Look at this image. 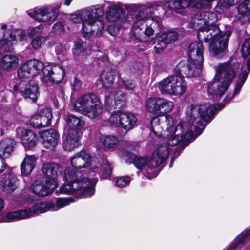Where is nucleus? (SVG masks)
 <instances>
[{"label": "nucleus", "instance_id": "4d7b16f0", "mask_svg": "<svg viewBox=\"0 0 250 250\" xmlns=\"http://www.w3.org/2000/svg\"><path fill=\"white\" fill-rule=\"evenodd\" d=\"M156 175H157V174H154V175H147V176H147V177L148 178H149V179H151V178H154V177H156Z\"/></svg>", "mask_w": 250, "mask_h": 250}, {"label": "nucleus", "instance_id": "c9c22d12", "mask_svg": "<svg viewBox=\"0 0 250 250\" xmlns=\"http://www.w3.org/2000/svg\"><path fill=\"white\" fill-rule=\"evenodd\" d=\"M86 44L83 41H78L75 43V47L73 49V53L76 57L83 58L87 55Z\"/></svg>", "mask_w": 250, "mask_h": 250}, {"label": "nucleus", "instance_id": "dca6fc26", "mask_svg": "<svg viewBox=\"0 0 250 250\" xmlns=\"http://www.w3.org/2000/svg\"><path fill=\"white\" fill-rule=\"evenodd\" d=\"M65 76L64 69L60 65L49 66L45 68L42 81L45 85L49 86L60 83Z\"/></svg>", "mask_w": 250, "mask_h": 250}, {"label": "nucleus", "instance_id": "bb28decb", "mask_svg": "<svg viewBox=\"0 0 250 250\" xmlns=\"http://www.w3.org/2000/svg\"><path fill=\"white\" fill-rule=\"evenodd\" d=\"M19 60L17 56L9 54L2 56L0 59V74H4L6 71L16 69L19 65Z\"/></svg>", "mask_w": 250, "mask_h": 250}, {"label": "nucleus", "instance_id": "2f4dec72", "mask_svg": "<svg viewBox=\"0 0 250 250\" xmlns=\"http://www.w3.org/2000/svg\"><path fill=\"white\" fill-rule=\"evenodd\" d=\"M37 158L34 155H26L21 165V170L22 175H29L36 165Z\"/></svg>", "mask_w": 250, "mask_h": 250}, {"label": "nucleus", "instance_id": "5fc2aeb1", "mask_svg": "<svg viewBox=\"0 0 250 250\" xmlns=\"http://www.w3.org/2000/svg\"><path fill=\"white\" fill-rule=\"evenodd\" d=\"M132 143L131 142H129V144L127 145V148L133 150L134 149V146H132Z\"/></svg>", "mask_w": 250, "mask_h": 250}, {"label": "nucleus", "instance_id": "9b49d317", "mask_svg": "<svg viewBox=\"0 0 250 250\" xmlns=\"http://www.w3.org/2000/svg\"><path fill=\"white\" fill-rule=\"evenodd\" d=\"M175 68L174 75L169 76L162 80L159 84V88L163 93L171 95H180L187 89V84L183 75L179 74Z\"/></svg>", "mask_w": 250, "mask_h": 250}, {"label": "nucleus", "instance_id": "72a5a7b5", "mask_svg": "<svg viewBox=\"0 0 250 250\" xmlns=\"http://www.w3.org/2000/svg\"><path fill=\"white\" fill-rule=\"evenodd\" d=\"M99 81L104 87L106 88L110 87L114 83L113 72L111 71H103L101 74Z\"/></svg>", "mask_w": 250, "mask_h": 250}, {"label": "nucleus", "instance_id": "393cba45", "mask_svg": "<svg viewBox=\"0 0 250 250\" xmlns=\"http://www.w3.org/2000/svg\"><path fill=\"white\" fill-rule=\"evenodd\" d=\"M18 137L26 148H31L35 146L38 137L32 131L23 128L17 129Z\"/></svg>", "mask_w": 250, "mask_h": 250}, {"label": "nucleus", "instance_id": "ddd939ff", "mask_svg": "<svg viewBox=\"0 0 250 250\" xmlns=\"http://www.w3.org/2000/svg\"><path fill=\"white\" fill-rule=\"evenodd\" d=\"M137 121L136 117L133 113L120 111L113 112L108 119L112 126L121 127L127 131L135 126Z\"/></svg>", "mask_w": 250, "mask_h": 250}, {"label": "nucleus", "instance_id": "bf43d9fd", "mask_svg": "<svg viewBox=\"0 0 250 250\" xmlns=\"http://www.w3.org/2000/svg\"><path fill=\"white\" fill-rule=\"evenodd\" d=\"M18 89V86L17 85H15L13 87V90L17 91Z\"/></svg>", "mask_w": 250, "mask_h": 250}, {"label": "nucleus", "instance_id": "13d9d810", "mask_svg": "<svg viewBox=\"0 0 250 250\" xmlns=\"http://www.w3.org/2000/svg\"><path fill=\"white\" fill-rule=\"evenodd\" d=\"M6 27H7V25L6 24H3L1 26V29H2L3 30L6 29Z\"/></svg>", "mask_w": 250, "mask_h": 250}, {"label": "nucleus", "instance_id": "79ce46f5", "mask_svg": "<svg viewBox=\"0 0 250 250\" xmlns=\"http://www.w3.org/2000/svg\"><path fill=\"white\" fill-rule=\"evenodd\" d=\"M119 82L121 83L126 90H133L136 86L134 82L130 79H121Z\"/></svg>", "mask_w": 250, "mask_h": 250}, {"label": "nucleus", "instance_id": "1a4fd4ad", "mask_svg": "<svg viewBox=\"0 0 250 250\" xmlns=\"http://www.w3.org/2000/svg\"><path fill=\"white\" fill-rule=\"evenodd\" d=\"M102 104L98 96L88 92L80 96L74 103V110L90 119H95L102 112Z\"/></svg>", "mask_w": 250, "mask_h": 250}, {"label": "nucleus", "instance_id": "0eeeda50", "mask_svg": "<svg viewBox=\"0 0 250 250\" xmlns=\"http://www.w3.org/2000/svg\"><path fill=\"white\" fill-rule=\"evenodd\" d=\"M168 143H163L155 151L150 158L137 157L125 149L120 152V156L125 158L126 161L134 163L136 167L140 169L145 175L150 173V171L156 168L164 162L168 157L171 151L170 146Z\"/></svg>", "mask_w": 250, "mask_h": 250}, {"label": "nucleus", "instance_id": "603ef678", "mask_svg": "<svg viewBox=\"0 0 250 250\" xmlns=\"http://www.w3.org/2000/svg\"><path fill=\"white\" fill-rule=\"evenodd\" d=\"M180 153V151H179L178 149H175V152L173 154V156H172L171 157V162H170V167H172V164H173V161H174V157H177L179 155Z\"/></svg>", "mask_w": 250, "mask_h": 250}, {"label": "nucleus", "instance_id": "8fccbe9b", "mask_svg": "<svg viewBox=\"0 0 250 250\" xmlns=\"http://www.w3.org/2000/svg\"><path fill=\"white\" fill-rule=\"evenodd\" d=\"M82 82L77 78H75L73 83V87L74 90L78 91L80 89Z\"/></svg>", "mask_w": 250, "mask_h": 250}, {"label": "nucleus", "instance_id": "6e6d98bb", "mask_svg": "<svg viewBox=\"0 0 250 250\" xmlns=\"http://www.w3.org/2000/svg\"><path fill=\"white\" fill-rule=\"evenodd\" d=\"M73 0H64L63 4L65 5L68 6Z\"/></svg>", "mask_w": 250, "mask_h": 250}, {"label": "nucleus", "instance_id": "412c9836", "mask_svg": "<svg viewBox=\"0 0 250 250\" xmlns=\"http://www.w3.org/2000/svg\"><path fill=\"white\" fill-rule=\"evenodd\" d=\"M203 62H199L198 61H192L189 59L187 65H183L180 63L176 67L179 71V74H185L187 77H190L199 76L202 70Z\"/></svg>", "mask_w": 250, "mask_h": 250}, {"label": "nucleus", "instance_id": "cd10ccee", "mask_svg": "<svg viewBox=\"0 0 250 250\" xmlns=\"http://www.w3.org/2000/svg\"><path fill=\"white\" fill-rule=\"evenodd\" d=\"M204 47L202 42H194L189 46V59L193 61H198L199 62H204Z\"/></svg>", "mask_w": 250, "mask_h": 250}, {"label": "nucleus", "instance_id": "20e7f679", "mask_svg": "<svg viewBox=\"0 0 250 250\" xmlns=\"http://www.w3.org/2000/svg\"><path fill=\"white\" fill-rule=\"evenodd\" d=\"M158 6L147 4H130L128 8L135 12L134 24L131 33L135 40L140 42H149L154 39L155 31L161 30V23L158 18L154 17V11Z\"/></svg>", "mask_w": 250, "mask_h": 250}, {"label": "nucleus", "instance_id": "c85d7f7f", "mask_svg": "<svg viewBox=\"0 0 250 250\" xmlns=\"http://www.w3.org/2000/svg\"><path fill=\"white\" fill-rule=\"evenodd\" d=\"M41 137L43 140V144L44 146L51 149L56 146L59 139L58 133L53 129L44 130L41 134Z\"/></svg>", "mask_w": 250, "mask_h": 250}, {"label": "nucleus", "instance_id": "49530a36", "mask_svg": "<svg viewBox=\"0 0 250 250\" xmlns=\"http://www.w3.org/2000/svg\"><path fill=\"white\" fill-rule=\"evenodd\" d=\"M52 32L56 35H61L64 32V26L62 23L58 22L55 24L52 28Z\"/></svg>", "mask_w": 250, "mask_h": 250}, {"label": "nucleus", "instance_id": "5701e85b", "mask_svg": "<svg viewBox=\"0 0 250 250\" xmlns=\"http://www.w3.org/2000/svg\"><path fill=\"white\" fill-rule=\"evenodd\" d=\"M178 38V34L174 31L163 32L158 37L156 44L154 46V51L156 53L162 52L167 44L173 42Z\"/></svg>", "mask_w": 250, "mask_h": 250}, {"label": "nucleus", "instance_id": "4c0bfd02", "mask_svg": "<svg viewBox=\"0 0 250 250\" xmlns=\"http://www.w3.org/2000/svg\"><path fill=\"white\" fill-rule=\"evenodd\" d=\"M17 178L13 174L9 175L4 183V190L8 193L13 192L16 188Z\"/></svg>", "mask_w": 250, "mask_h": 250}, {"label": "nucleus", "instance_id": "f257e3e1", "mask_svg": "<svg viewBox=\"0 0 250 250\" xmlns=\"http://www.w3.org/2000/svg\"><path fill=\"white\" fill-rule=\"evenodd\" d=\"M147 110L153 114H162L153 117L151 121L153 133L160 138H167L168 143L176 145L180 142L184 144L193 141L203 131L207 124L213 118L214 115L223 108L217 104L192 105L186 111L188 122H181L174 129L176 121L165 113L170 112L173 108V103L161 98H150L146 103Z\"/></svg>", "mask_w": 250, "mask_h": 250}, {"label": "nucleus", "instance_id": "e433bc0d", "mask_svg": "<svg viewBox=\"0 0 250 250\" xmlns=\"http://www.w3.org/2000/svg\"><path fill=\"white\" fill-rule=\"evenodd\" d=\"M46 40V37L42 36H36L32 39L30 46L34 50L39 49L44 45Z\"/></svg>", "mask_w": 250, "mask_h": 250}, {"label": "nucleus", "instance_id": "864d4df0", "mask_svg": "<svg viewBox=\"0 0 250 250\" xmlns=\"http://www.w3.org/2000/svg\"><path fill=\"white\" fill-rule=\"evenodd\" d=\"M4 207V202L3 200L0 198V211H1ZM8 213L5 215H0V218L2 217L5 216Z\"/></svg>", "mask_w": 250, "mask_h": 250}, {"label": "nucleus", "instance_id": "473e14b6", "mask_svg": "<svg viewBox=\"0 0 250 250\" xmlns=\"http://www.w3.org/2000/svg\"><path fill=\"white\" fill-rule=\"evenodd\" d=\"M161 6L168 15L173 14L174 11L179 13L181 10L179 0H168L163 2Z\"/></svg>", "mask_w": 250, "mask_h": 250}, {"label": "nucleus", "instance_id": "ea45409f", "mask_svg": "<svg viewBox=\"0 0 250 250\" xmlns=\"http://www.w3.org/2000/svg\"><path fill=\"white\" fill-rule=\"evenodd\" d=\"M239 14L243 17L250 15V0H245L238 7Z\"/></svg>", "mask_w": 250, "mask_h": 250}, {"label": "nucleus", "instance_id": "37998d69", "mask_svg": "<svg viewBox=\"0 0 250 250\" xmlns=\"http://www.w3.org/2000/svg\"><path fill=\"white\" fill-rule=\"evenodd\" d=\"M40 121V115L38 111L37 114H35L31 117L29 121V125L33 127L40 128V126L41 124H42Z\"/></svg>", "mask_w": 250, "mask_h": 250}, {"label": "nucleus", "instance_id": "de8ad7c7", "mask_svg": "<svg viewBox=\"0 0 250 250\" xmlns=\"http://www.w3.org/2000/svg\"><path fill=\"white\" fill-rule=\"evenodd\" d=\"M107 30L109 33L113 36H117L119 32V28L113 25H109Z\"/></svg>", "mask_w": 250, "mask_h": 250}, {"label": "nucleus", "instance_id": "a18cd8bd", "mask_svg": "<svg viewBox=\"0 0 250 250\" xmlns=\"http://www.w3.org/2000/svg\"><path fill=\"white\" fill-rule=\"evenodd\" d=\"M43 29L42 25H39L35 27H29L28 29V35L30 37H33L42 33Z\"/></svg>", "mask_w": 250, "mask_h": 250}, {"label": "nucleus", "instance_id": "f3484780", "mask_svg": "<svg viewBox=\"0 0 250 250\" xmlns=\"http://www.w3.org/2000/svg\"><path fill=\"white\" fill-rule=\"evenodd\" d=\"M89 13L85 8L77 13L72 15L71 19L75 23H82V32L83 37L87 39L95 37L93 33V28L88 18Z\"/></svg>", "mask_w": 250, "mask_h": 250}, {"label": "nucleus", "instance_id": "f704fd0d", "mask_svg": "<svg viewBox=\"0 0 250 250\" xmlns=\"http://www.w3.org/2000/svg\"><path fill=\"white\" fill-rule=\"evenodd\" d=\"M39 113H40V122L42 123L40 126V128L50 125L52 117L51 110L50 108H44L39 110Z\"/></svg>", "mask_w": 250, "mask_h": 250}, {"label": "nucleus", "instance_id": "9d476101", "mask_svg": "<svg viewBox=\"0 0 250 250\" xmlns=\"http://www.w3.org/2000/svg\"><path fill=\"white\" fill-rule=\"evenodd\" d=\"M52 207L53 203L50 202L36 203L25 209L8 212L5 216L0 218V222H10L26 219L40 213L51 210Z\"/></svg>", "mask_w": 250, "mask_h": 250}, {"label": "nucleus", "instance_id": "aec40b11", "mask_svg": "<svg viewBox=\"0 0 250 250\" xmlns=\"http://www.w3.org/2000/svg\"><path fill=\"white\" fill-rule=\"evenodd\" d=\"M56 188L55 183H51L42 177L34 182L31 186V190L39 196H45L52 193Z\"/></svg>", "mask_w": 250, "mask_h": 250}, {"label": "nucleus", "instance_id": "f8f14e48", "mask_svg": "<svg viewBox=\"0 0 250 250\" xmlns=\"http://www.w3.org/2000/svg\"><path fill=\"white\" fill-rule=\"evenodd\" d=\"M45 69L43 62L37 59L26 61L18 70V76L21 82H28Z\"/></svg>", "mask_w": 250, "mask_h": 250}, {"label": "nucleus", "instance_id": "09e8293b", "mask_svg": "<svg viewBox=\"0 0 250 250\" xmlns=\"http://www.w3.org/2000/svg\"><path fill=\"white\" fill-rule=\"evenodd\" d=\"M181 9L188 7H192V0H179Z\"/></svg>", "mask_w": 250, "mask_h": 250}, {"label": "nucleus", "instance_id": "b1692460", "mask_svg": "<svg viewBox=\"0 0 250 250\" xmlns=\"http://www.w3.org/2000/svg\"><path fill=\"white\" fill-rule=\"evenodd\" d=\"M42 171L46 177L45 179L51 183H55L57 186L56 178L62 171V168L56 163H47L42 165Z\"/></svg>", "mask_w": 250, "mask_h": 250}, {"label": "nucleus", "instance_id": "3c124183", "mask_svg": "<svg viewBox=\"0 0 250 250\" xmlns=\"http://www.w3.org/2000/svg\"><path fill=\"white\" fill-rule=\"evenodd\" d=\"M8 123L6 121H2L0 122V133L3 134V132L7 129Z\"/></svg>", "mask_w": 250, "mask_h": 250}, {"label": "nucleus", "instance_id": "c756f323", "mask_svg": "<svg viewBox=\"0 0 250 250\" xmlns=\"http://www.w3.org/2000/svg\"><path fill=\"white\" fill-rule=\"evenodd\" d=\"M20 93L25 98H30L33 101L35 102L39 95L38 86L36 83L30 82L21 88Z\"/></svg>", "mask_w": 250, "mask_h": 250}, {"label": "nucleus", "instance_id": "7c9ffc66", "mask_svg": "<svg viewBox=\"0 0 250 250\" xmlns=\"http://www.w3.org/2000/svg\"><path fill=\"white\" fill-rule=\"evenodd\" d=\"M97 141L101 143L105 148L114 149L119 144L118 138L113 135H100L97 136Z\"/></svg>", "mask_w": 250, "mask_h": 250}, {"label": "nucleus", "instance_id": "423d86ee", "mask_svg": "<svg viewBox=\"0 0 250 250\" xmlns=\"http://www.w3.org/2000/svg\"><path fill=\"white\" fill-rule=\"evenodd\" d=\"M81 174L80 171L67 167L64 170L66 184L60 188L61 192L62 194H75L80 198L92 196L95 193L94 186L98 178H90L83 177Z\"/></svg>", "mask_w": 250, "mask_h": 250}, {"label": "nucleus", "instance_id": "6ab92c4d", "mask_svg": "<svg viewBox=\"0 0 250 250\" xmlns=\"http://www.w3.org/2000/svg\"><path fill=\"white\" fill-rule=\"evenodd\" d=\"M105 105L108 110L122 108L126 104V96L115 90L107 91L105 94Z\"/></svg>", "mask_w": 250, "mask_h": 250}, {"label": "nucleus", "instance_id": "7ed1b4c3", "mask_svg": "<svg viewBox=\"0 0 250 250\" xmlns=\"http://www.w3.org/2000/svg\"><path fill=\"white\" fill-rule=\"evenodd\" d=\"M215 70L213 81L208 85V92L210 94L215 95L216 98L224 94L236 75L238 74L233 95L225 98L226 101L230 100L240 92L248 77V72L246 70H242V65L234 57H231L224 63H220L215 67Z\"/></svg>", "mask_w": 250, "mask_h": 250}, {"label": "nucleus", "instance_id": "a878e982", "mask_svg": "<svg viewBox=\"0 0 250 250\" xmlns=\"http://www.w3.org/2000/svg\"><path fill=\"white\" fill-rule=\"evenodd\" d=\"M130 5H123L120 2L112 4L106 13V17L107 20L110 22L118 21L123 15V11L125 8L128 11L133 12V14L134 16L135 12L128 8V6Z\"/></svg>", "mask_w": 250, "mask_h": 250}, {"label": "nucleus", "instance_id": "a19ab883", "mask_svg": "<svg viewBox=\"0 0 250 250\" xmlns=\"http://www.w3.org/2000/svg\"><path fill=\"white\" fill-rule=\"evenodd\" d=\"M73 202L70 198H58L56 199V205L53 203V207L51 208L52 211H57L62 208L67 206L70 203Z\"/></svg>", "mask_w": 250, "mask_h": 250}, {"label": "nucleus", "instance_id": "a211bd4d", "mask_svg": "<svg viewBox=\"0 0 250 250\" xmlns=\"http://www.w3.org/2000/svg\"><path fill=\"white\" fill-rule=\"evenodd\" d=\"M26 39L25 32L21 30H8L3 34V39L0 40V53L9 51L14 41H22Z\"/></svg>", "mask_w": 250, "mask_h": 250}, {"label": "nucleus", "instance_id": "6e6552de", "mask_svg": "<svg viewBox=\"0 0 250 250\" xmlns=\"http://www.w3.org/2000/svg\"><path fill=\"white\" fill-rule=\"evenodd\" d=\"M65 120L67 126L64 129L62 146L65 150L71 151L78 146L85 122L82 117L71 114H67Z\"/></svg>", "mask_w": 250, "mask_h": 250}, {"label": "nucleus", "instance_id": "2eb2a0df", "mask_svg": "<svg viewBox=\"0 0 250 250\" xmlns=\"http://www.w3.org/2000/svg\"><path fill=\"white\" fill-rule=\"evenodd\" d=\"M89 13L88 18L93 28V33L95 37L101 35L104 28V24L100 17L104 13V7L103 5H98L85 8Z\"/></svg>", "mask_w": 250, "mask_h": 250}, {"label": "nucleus", "instance_id": "58836bf2", "mask_svg": "<svg viewBox=\"0 0 250 250\" xmlns=\"http://www.w3.org/2000/svg\"><path fill=\"white\" fill-rule=\"evenodd\" d=\"M241 52L244 57L250 55V38L245 40L241 48ZM247 69L250 72V57L247 61Z\"/></svg>", "mask_w": 250, "mask_h": 250}, {"label": "nucleus", "instance_id": "4468645a", "mask_svg": "<svg viewBox=\"0 0 250 250\" xmlns=\"http://www.w3.org/2000/svg\"><path fill=\"white\" fill-rule=\"evenodd\" d=\"M61 4L35 8L28 11V15L34 19L42 22H51L57 17Z\"/></svg>", "mask_w": 250, "mask_h": 250}, {"label": "nucleus", "instance_id": "f03ea898", "mask_svg": "<svg viewBox=\"0 0 250 250\" xmlns=\"http://www.w3.org/2000/svg\"><path fill=\"white\" fill-rule=\"evenodd\" d=\"M216 14L208 11H199L190 21V26L198 30L197 37L204 42H210V53L217 58L223 57L228 50V41L232 34L231 29L221 31L216 24Z\"/></svg>", "mask_w": 250, "mask_h": 250}, {"label": "nucleus", "instance_id": "39448f33", "mask_svg": "<svg viewBox=\"0 0 250 250\" xmlns=\"http://www.w3.org/2000/svg\"><path fill=\"white\" fill-rule=\"evenodd\" d=\"M70 164L75 169H83L74 170L80 171V175L90 178L99 175L101 171V178L103 179L109 178L112 173V167L107 159H103L101 162L98 158H91L90 154L85 150H82L72 157Z\"/></svg>", "mask_w": 250, "mask_h": 250}, {"label": "nucleus", "instance_id": "c03bdc74", "mask_svg": "<svg viewBox=\"0 0 250 250\" xmlns=\"http://www.w3.org/2000/svg\"><path fill=\"white\" fill-rule=\"evenodd\" d=\"M131 180V178L128 176H122L117 178L116 185L117 187L122 188L128 184Z\"/></svg>", "mask_w": 250, "mask_h": 250}, {"label": "nucleus", "instance_id": "4be33fe9", "mask_svg": "<svg viewBox=\"0 0 250 250\" xmlns=\"http://www.w3.org/2000/svg\"><path fill=\"white\" fill-rule=\"evenodd\" d=\"M14 145V141L9 138L5 139L0 142V174L9 168L2 154L4 157H8L13 150Z\"/></svg>", "mask_w": 250, "mask_h": 250}]
</instances>
